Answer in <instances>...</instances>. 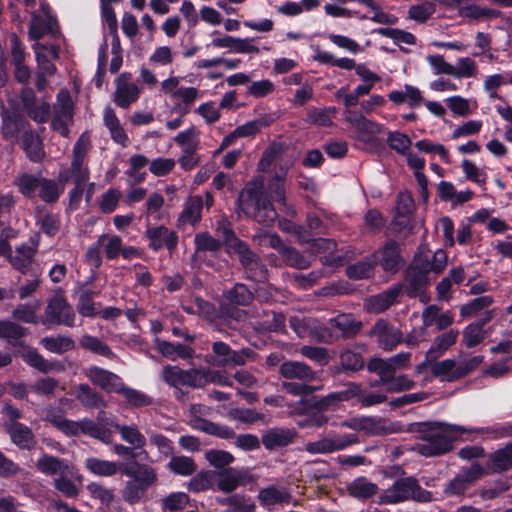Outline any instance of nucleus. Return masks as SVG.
Instances as JSON below:
<instances>
[{
	"label": "nucleus",
	"instance_id": "f257e3e1",
	"mask_svg": "<svg viewBox=\"0 0 512 512\" xmlns=\"http://www.w3.org/2000/svg\"><path fill=\"white\" fill-rule=\"evenodd\" d=\"M421 442L417 443L414 449L426 457L437 456L448 452L451 449L452 441L463 434L476 433L479 429L465 426L448 424L444 422L425 423Z\"/></svg>",
	"mask_w": 512,
	"mask_h": 512
},
{
	"label": "nucleus",
	"instance_id": "f03ea898",
	"mask_svg": "<svg viewBox=\"0 0 512 512\" xmlns=\"http://www.w3.org/2000/svg\"><path fill=\"white\" fill-rule=\"evenodd\" d=\"M263 187L262 176L249 181L239 195L238 207L244 215L253 217L259 223L269 224L276 219L277 213L270 201L265 199Z\"/></svg>",
	"mask_w": 512,
	"mask_h": 512
},
{
	"label": "nucleus",
	"instance_id": "7ed1b4c3",
	"mask_svg": "<svg viewBox=\"0 0 512 512\" xmlns=\"http://www.w3.org/2000/svg\"><path fill=\"white\" fill-rule=\"evenodd\" d=\"M410 499L429 502L432 497L431 493L422 489L417 480L412 477L397 480L380 496V502L383 504H396Z\"/></svg>",
	"mask_w": 512,
	"mask_h": 512
},
{
	"label": "nucleus",
	"instance_id": "20e7f679",
	"mask_svg": "<svg viewBox=\"0 0 512 512\" xmlns=\"http://www.w3.org/2000/svg\"><path fill=\"white\" fill-rule=\"evenodd\" d=\"M52 422L66 435H78L80 433H85L91 437L101 440L104 443H110L112 440L111 431L99 426L91 420L76 422L68 419H58L53 420Z\"/></svg>",
	"mask_w": 512,
	"mask_h": 512
},
{
	"label": "nucleus",
	"instance_id": "39448f33",
	"mask_svg": "<svg viewBox=\"0 0 512 512\" xmlns=\"http://www.w3.org/2000/svg\"><path fill=\"white\" fill-rule=\"evenodd\" d=\"M43 324L74 326L75 312L62 295H55L45 309Z\"/></svg>",
	"mask_w": 512,
	"mask_h": 512
},
{
	"label": "nucleus",
	"instance_id": "423d86ee",
	"mask_svg": "<svg viewBox=\"0 0 512 512\" xmlns=\"http://www.w3.org/2000/svg\"><path fill=\"white\" fill-rule=\"evenodd\" d=\"M354 396H357L361 405L365 407L383 403L387 399V396L383 393L363 392L360 386L351 383L346 390L327 395L323 401V405L329 406L333 401H347Z\"/></svg>",
	"mask_w": 512,
	"mask_h": 512
},
{
	"label": "nucleus",
	"instance_id": "0eeeda50",
	"mask_svg": "<svg viewBox=\"0 0 512 512\" xmlns=\"http://www.w3.org/2000/svg\"><path fill=\"white\" fill-rule=\"evenodd\" d=\"M423 264H431L430 256L426 253H419L407 271L406 280L409 285L406 288V292L411 297H415L420 293L427 282L426 273L432 272V270L422 269L421 266Z\"/></svg>",
	"mask_w": 512,
	"mask_h": 512
},
{
	"label": "nucleus",
	"instance_id": "6e6552de",
	"mask_svg": "<svg viewBox=\"0 0 512 512\" xmlns=\"http://www.w3.org/2000/svg\"><path fill=\"white\" fill-rule=\"evenodd\" d=\"M55 109L52 127L55 131L59 132L61 136L67 137L69 134L68 125L72 122L73 111L72 100L67 90H61L58 93Z\"/></svg>",
	"mask_w": 512,
	"mask_h": 512
},
{
	"label": "nucleus",
	"instance_id": "1a4fd4ad",
	"mask_svg": "<svg viewBox=\"0 0 512 512\" xmlns=\"http://www.w3.org/2000/svg\"><path fill=\"white\" fill-rule=\"evenodd\" d=\"M358 438L355 434H343L326 437L306 444V451L312 454L331 453L343 450L356 443Z\"/></svg>",
	"mask_w": 512,
	"mask_h": 512
},
{
	"label": "nucleus",
	"instance_id": "9d476101",
	"mask_svg": "<svg viewBox=\"0 0 512 512\" xmlns=\"http://www.w3.org/2000/svg\"><path fill=\"white\" fill-rule=\"evenodd\" d=\"M344 119L352 125L357 132V139L368 142L372 137L381 133L382 126L366 118L362 113L353 110L344 111Z\"/></svg>",
	"mask_w": 512,
	"mask_h": 512
},
{
	"label": "nucleus",
	"instance_id": "9b49d317",
	"mask_svg": "<svg viewBox=\"0 0 512 512\" xmlns=\"http://www.w3.org/2000/svg\"><path fill=\"white\" fill-rule=\"evenodd\" d=\"M213 355L206 356L205 361L214 366H234L244 365L245 356L234 351L230 346L222 341H216L212 344Z\"/></svg>",
	"mask_w": 512,
	"mask_h": 512
},
{
	"label": "nucleus",
	"instance_id": "f8f14e48",
	"mask_svg": "<svg viewBox=\"0 0 512 512\" xmlns=\"http://www.w3.org/2000/svg\"><path fill=\"white\" fill-rule=\"evenodd\" d=\"M209 408L195 404L191 406V414L193 418L190 420V424L193 429L205 432L211 435H217L223 438H228L232 435V430L228 427L219 426L207 420L200 418L199 415H207L209 412Z\"/></svg>",
	"mask_w": 512,
	"mask_h": 512
},
{
	"label": "nucleus",
	"instance_id": "ddd939ff",
	"mask_svg": "<svg viewBox=\"0 0 512 512\" xmlns=\"http://www.w3.org/2000/svg\"><path fill=\"white\" fill-rule=\"evenodd\" d=\"M145 236L149 240V247L155 251L162 248L171 251L176 247L178 241L176 232L163 225L147 227Z\"/></svg>",
	"mask_w": 512,
	"mask_h": 512
},
{
	"label": "nucleus",
	"instance_id": "4468645a",
	"mask_svg": "<svg viewBox=\"0 0 512 512\" xmlns=\"http://www.w3.org/2000/svg\"><path fill=\"white\" fill-rule=\"evenodd\" d=\"M231 248L237 253L242 265L245 267L249 277L256 281L266 280V269L260 264L254 253L241 241H235Z\"/></svg>",
	"mask_w": 512,
	"mask_h": 512
},
{
	"label": "nucleus",
	"instance_id": "2eb2a0df",
	"mask_svg": "<svg viewBox=\"0 0 512 512\" xmlns=\"http://www.w3.org/2000/svg\"><path fill=\"white\" fill-rule=\"evenodd\" d=\"M53 484L54 487L63 495L73 498L80 493L83 485V478L75 468L70 465L63 470L60 475L54 478Z\"/></svg>",
	"mask_w": 512,
	"mask_h": 512
},
{
	"label": "nucleus",
	"instance_id": "dca6fc26",
	"mask_svg": "<svg viewBox=\"0 0 512 512\" xmlns=\"http://www.w3.org/2000/svg\"><path fill=\"white\" fill-rule=\"evenodd\" d=\"M439 3L447 9L457 10L459 15L468 18H493L497 15L496 11L478 6L473 0H439Z\"/></svg>",
	"mask_w": 512,
	"mask_h": 512
},
{
	"label": "nucleus",
	"instance_id": "f3484780",
	"mask_svg": "<svg viewBox=\"0 0 512 512\" xmlns=\"http://www.w3.org/2000/svg\"><path fill=\"white\" fill-rule=\"evenodd\" d=\"M128 74H120L116 80L114 101L117 106L127 108L134 103L139 96V88L135 83L130 82Z\"/></svg>",
	"mask_w": 512,
	"mask_h": 512
},
{
	"label": "nucleus",
	"instance_id": "a211bd4d",
	"mask_svg": "<svg viewBox=\"0 0 512 512\" xmlns=\"http://www.w3.org/2000/svg\"><path fill=\"white\" fill-rule=\"evenodd\" d=\"M86 375L93 384L106 392L118 393L122 390L121 378L108 370L92 366L87 369Z\"/></svg>",
	"mask_w": 512,
	"mask_h": 512
},
{
	"label": "nucleus",
	"instance_id": "6ab92c4d",
	"mask_svg": "<svg viewBox=\"0 0 512 512\" xmlns=\"http://www.w3.org/2000/svg\"><path fill=\"white\" fill-rule=\"evenodd\" d=\"M372 333L377 337L379 345L385 350H392L402 340L401 331L390 326L384 320H380L375 324Z\"/></svg>",
	"mask_w": 512,
	"mask_h": 512
},
{
	"label": "nucleus",
	"instance_id": "aec40b11",
	"mask_svg": "<svg viewBox=\"0 0 512 512\" xmlns=\"http://www.w3.org/2000/svg\"><path fill=\"white\" fill-rule=\"evenodd\" d=\"M401 292V286H393L388 290L366 299L365 308L372 313H381L393 305Z\"/></svg>",
	"mask_w": 512,
	"mask_h": 512
},
{
	"label": "nucleus",
	"instance_id": "412c9836",
	"mask_svg": "<svg viewBox=\"0 0 512 512\" xmlns=\"http://www.w3.org/2000/svg\"><path fill=\"white\" fill-rule=\"evenodd\" d=\"M458 336V329H450L437 335L427 350L428 360H437L444 355L456 343Z\"/></svg>",
	"mask_w": 512,
	"mask_h": 512
},
{
	"label": "nucleus",
	"instance_id": "4be33fe9",
	"mask_svg": "<svg viewBox=\"0 0 512 512\" xmlns=\"http://www.w3.org/2000/svg\"><path fill=\"white\" fill-rule=\"evenodd\" d=\"M388 99L396 105L406 103L412 108L420 106L424 101L421 90L409 84H405L400 90L390 91Z\"/></svg>",
	"mask_w": 512,
	"mask_h": 512
},
{
	"label": "nucleus",
	"instance_id": "5701e85b",
	"mask_svg": "<svg viewBox=\"0 0 512 512\" xmlns=\"http://www.w3.org/2000/svg\"><path fill=\"white\" fill-rule=\"evenodd\" d=\"M41 7L42 15L33 14L31 19L29 36L34 40L53 32L55 26V19L49 13L47 6L42 4Z\"/></svg>",
	"mask_w": 512,
	"mask_h": 512
},
{
	"label": "nucleus",
	"instance_id": "b1692460",
	"mask_svg": "<svg viewBox=\"0 0 512 512\" xmlns=\"http://www.w3.org/2000/svg\"><path fill=\"white\" fill-rule=\"evenodd\" d=\"M424 328L435 325L437 330H444L454 322V316L450 311L440 312L436 305L427 306L422 312Z\"/></svg>",
	"mask_w": 512,
	"mask_h": 512
},
{
	"label": "nucleus",
	"instance_id": "393cba45",
	"mask_svg": "<svg viewBox=\"0 0 512 512\" xmlns=\"http://www.w3.org/2000/svg\"><path fill=\"white\" fill-rule=\"evenodd\" d=\"M482 474L481 468L477 465H472L468 470L462 471L458 474L445 488V493L457 495L463 493L468 484L479 478Z\"/></svg>",
	"mask_w": 512,
	"mask_h": 512
},
{
	"label": "nucleus",
	"instance_id": "a878e982",
	"mask_svg": "<svg viewBox=\"0 0 512 512\" xmlns=\"http://www.w3.org/2000/svg\"><path fill=\"white\" fill-rule=\"evenodd\" d=\"M121 472L126 476L132 477L134 482L146 489L157 480V476L153 468L138 463L125 466Z\"/></svg>",
	"mask_w": 512,
	"mask_h": 512
},
{
	"label": "nucleus",
	"instance_id": "bb28decb",
	"mask_svg": "<svg viewBox=\"0 0 512 512\" xmlns=\"http://www.w3.org/2000/svg\"><path fill=\"white\" fill-rule=\"evenodd\" d=\"M374 262H379L388 272H396L400 265L398 246L395 242H388L382 250L374 254Z\"/></svg>",
	"mask_w": 512,
	"mask_h": 512
},
{
	"label": "nucleus",
	"instance_id": "cd10ccee",
	"mask_svg": "<svg viewBox=\"0 0 512 512\" xmlns=\"http://www.w3.org/2000/svg\"><path fill=\"white\" fill-rule=\"evenodd\" d=\"M431 372L441 381L452 382L460 379L459 363L456 359L435 360L431 364Z\"/></svg>",
	"mask_w": 512,
	"mask_h": 512
},
{
	"label": "nucleus",
	"instance_id": "c85d7f7f",
	"mask_svg": "<svg viewBox=\"0 0 512 512\" xmlns=\"http://www.w3.org/2000/svg\"><path fill=\"white\" fill-rule=\"evenodd\" d=\"M280 373L286 379H297L309 382L314 379L315 374L306 364L298 361H286L280 366Z\"/></svg>",
	"mask_w": 512,
	"mask_h": 512
},
{
	"label": "nucleus",
	"instance_id": "c756f323",
	"mask_svg": "<svg viewBox=\"0 0 512 512\" xmlns=\"http://www.w3.org/2000/svg\"><path fill=\"white\" fill-rule=\"evenodd\" d=\"M33 49L36 54V59L40 70L43 73L53 74L56 71L52 61L58 58V51L54 45L45 46L40 43H35Z\"/></svg>",
	"mask_w": 512,
	"mask_h": 512
},
{
	"label": "nucleus",
	"instance_id": "7c9ffc66",
	"mask_svg": "<svg viewBox=\"0 0 512 512\" xmlns=\"http://www.w3.org/2000/svg\"><path fill=\"white\" fill-rule=\"evenodd\" d=\"M155 342L157 349L161 354L171 360H176L178 357L181 359H188L194 354L191 347L181 343H172L160 339H156Z\"/></svg>",
	"mask_w": 512,
	"mask_h": 512
},
{
	"label": "nucleus",
	"instance_id": "2f4dec72",
	"mask_svg": "<svg viewBox=\"0 0 512 512\" xmlns=\"http://www.w3.org/2000/svg\"><path fill=\"white\" fill-rule=\"evenodd\" d=\"M8 433L12 442L20 448L31 449L34 446V437L31 430L19 422L11 423L8 428Z\"/></svg>",
	"mask_w": 512,
	"mask_h": 512
},
{
	"label": "nucleus",
	"instance_id": "473e14b6",
	"mask_svg": "<svg viewBox=\"0 0 512 512\" xmlns=\"http://www.w3.org/2000/svg\"><path fill=\"white\" fill-rule=\"evenodd\" d=\"M294 433L289 429L274 428L262 435V443L267 449L288 445L292 442Z\"/></svg>",
	"mask_w": 512,
	"mask_h": 512
},
{
	"label": "nucleus",
	"instance_id": "72a5a7b5",
	"mask_svg": "<svg viewBox=\"0 0 512 512\" xmlns=\"http://www.w3.org/2000/svg\"><path fill=\"white\" fill-rule=\"evenodd\" d=\"M288 166H280L268 182V191L273 199L279 203H285V182Z\"/></svg>",
	"mask_w": 512,
	"mask_h": 512
},
{
	"label": "nucleus",
	"instance_id": "f704fd0d",
	"mask_svg": "<svg viewBox=\"0 0 512 512\" xmlns=\"http://www.w3.org/2000/svg\"><path fill=\"white\" fill-rule=\"evenodd\" d=\"M203 200L200 196H192L185 202L184 209L178 217L181 224H195L201 219Z\"/></svg>",
	"mask_w": 512,
	"mask_h": 512
},
{
	"label": "nucleus",
	"instance_id": "c9c22d12",
	"mask_svg": "<svg viewBox=\"0 0 512 512\" xmlns=\"http://www.w3.org/2000/svg\"><path fill=\"white\" fill-rule=\"evenodd\" d=\"M478 75V66L470 57H460L452 64L451 76L455 79L474 78Z\"/></svg>",
	"mask_w": 512,
	"mask_h": 512
},
{
	"label": "nucleus",
	"instance_id": "e433bc0d",
	"mask_svg": "<svg viewBox=\"0 0 512 512\" xmlns=\"http://www.w3.org/2000/svg\"><path fill=\"white\" fill-rule=\"evenodd\" d=\"M85 467L92 474L98 476H113L119 471V464L96 457H89L85 460Z\"/></svg>",
	"mask_w": 512,
	"mask_h": 512
},
{
	"label": "nucleus",
	"instance_id": "4c0bfd02",
	"mask_svg": "<svg viewBox=\"0 0 512 512\" xmlns=\"http://www.w3.org/2000/svg\"><path fill=\"white\" fill-rule=\"evenodd\" d=\"M89 178L88 168L84 165V160L72 158L71 168L69 171H63L59 175L61 182L75 181L77 185L86 182Z\"/></svg>",
	"mask_w": 512,
	"mask_h": 512
},
{
	"label": "nucleus",
	"instance_id": "58836bf2",
	"mask_svg": "<svg viewBox=\"0 0 512 512\" xmlns=\"http://www.w3.org/2000/svg\"><path fill=\"white\" fill-rule=\"evenodd\" d=\"M71 464L63 459L56 458L50 455H43L37 461V468L40 472L46 475H60L63 470L69 467Z\"/></svg>",
	"mask_w": 512,
	"mask_h": 512
},
{
	"label": "nucleus",
	"instance_id": "ea45409f",
	"mask_svg": "<svg viewBox=\"0 0 512 512\" xmlns=\"http://www.w3.org/2000/svg\"><path fill=\"white\" fill-rule=\"evenodd\" d=\"M104 121L108 127L112 139L123 146L126 145L128 137L121 127L119 120L111 108H106L104 111Z\"/></svg>",
	"mask_w": 512,
	"mask_h": 512
},
{
	"label": "nucleus",
	"instance_id": "a19ab883",
	"mask_svg": "<svg viewBox=\"0 0 512 512\" xmlns=\"http://www.w3.org/2000/svg\"><path fill=\"white\" fill-rule=\"evenodd\" d=\"M319 6L318 0H301L300 2L287 1L277 8L285 16H297L304 11H311Z\"/></svg>",
	"mask_w": 512,
	"mask_h": 512
},
{
	"label": "nucleus",
	"instance_id": "79ce46f5",
	"mask_svg": "<svg viewBox=\"0 0 512 512\" xmlns=\"http://www.w3.org/2000/svg\"><path fill=\"white\" fill-rule=\"evenodd\" d=\"M259 500L263 506L270 508L276 504L287 502L289 500V494L285 489L271 486L259 492Z\"/></svg>",
	"mask_w": 512,
	"mask_h": 512
},
{
	"label": "nucleus",
	"instance_id": "37998d69",
	"mask_svg": "<svg viewBox=\"0 0 512 512\" xmlns=\"http://www.w3.org/2000/svg\"><path fill=\"white\" fill-rule=\"evenodd\" d=\"M199 132L195 126H190L184 131L178 133L174 140L179 145L184 153L194 152L199 143Z\"/></svg>",
	"mask_w": 512,
	"mask_h": 512
},
{
	"label": "nucleus",
	"instance_id": "c03bdc74",
	"mask_svg": "<svg viewBox=\"0 0 512 512\" xmlns=\"http://www.w3.org/2000/svg\"><path fill=\"white\" fill-rule=\"evenodd\" d=\"M22 145L30 160L37 162L43 158L44 151L42 142L39 137L32 132H25L23 134Z\"/></svg>",
	"mask_w": 512,
	"mask_h": 512
},
{
	"label": "nucleus",
	"instance_id": "a18cd8bd",
	"mask_svg": "<svg viewBox=\"0 0 512 512\" xmlns=\"http://www.w3.org/2000/svg\"><path fill=\"white\" fill-rule=\"evenodd\" d=\"M368 369L371 372H375L379 375V380L372 382L370 384L371 387H380V385L395 371L392 367L390 359H380L374 358L371 359L368 363Z\"/></svg>",
	"mask_w": 512,
	"mask_h": 512
},
{
	"label": "nucleus",
	"instance_id": "49530a36",
	"mask_svg": "<svg viewBox=\"0 0 512 512\" xmlns=\"http://www.w3.org/2000/svg\"><path fill=\"white\" fill-rule=\"evenodd\" d=\"M41 307L39 300H33L27 304L17 306L13 311V317L25 323H37V312Z\"/></svg>",
	"mask_w": 512,
	"mask_h": 512
},
{
	"label": "nucleus",
	"instance_id": "de8ad7c7",
	"mask_svg": "<svg viewBox=\"0 0 512 512\" xmlns=\"http://www.w3.org/2000/svg\"><path fill=\"white\" fill-rule=\"evenodd\" d=\"M36 253V246L22 244L17 247L15 254L10 257V263L19 270L26 269Z\"/></svg>",
	"mask_w": 512,
	"mask_h": 512
},
{
	"label": "nucleus",
	"instance_id": "09e8293b",
	"mask_svg": "<svg viewBox=\"0 0 512 512\" xmlns=\"http://www.w3.org/2000/svg\"><path fill=\"white\" fill-rule=\"evenodd\" d=\"M76 397L83 405L90 408H103L106 406L102 397L86 384H81L77 388Z\"/></svg>",
	"mask_w": 512,
	"mask_h": 512
},
{
	"label": "nucleus",
	"instance_id": "8fccbe9b",
	"mask_svg": "<svg viewBox=\"0 0 512 512\" xmlns=\"http://www.w3.org/2000/svg\"><path fill=\"white\" fill-rule=\"evenodd\" d=\"M2 119L3 137L13 142L16 140L19 131L23 128V121L18 115L14 114L12 116L8 112H3Z\"/></svg>",
	"mask_w": 512,
	"mask_h": 512
},
{
	"label": "nucleus",
	"instance_id": "3c124183",
	"mask_svg": "<svg viewBox=\"0 0 512 512\" xmlns=\"http://www.w3.org/2000/svg\"><path fill=\"white\" fill-rule=\"evenodd\" d=\"M115 428L119 431L121 439L129 443L133 448H142L146 444V438L136 426L116 424Z\"/></svg>",
	"mask_w": 512,
	"mask_h": 512
},
{
	"label": "nucleus",
	"instance_id": "603ef678",
	"mask_svg": "<svg viewBox=\"0 0 512 512\" xmlns=\"http://www.w3.org/2000/svg\"><path fill=\"white\" fill-rule=\"evenodd\" d=\"M95 293L89 289H83L79 293L77 311L84 317H94L99 313L96 304L93 302Z\"/></svg>",
	"mask_w": 512,
	"mask_h": 512
},
{
	"label": "nucleus",
	"instance_id": "864d4df0",
	"mask_svg": "<svg viewBox=\"0 0 512 512\" xmlns=\"http://www.w3.org/2000/svg\"><path fill=\"white\" fill-rule=\"evenodd\" d=\"M168 469L180 476H190L196 470L194 461L187 456H173L168 463Z\"/></svg>",
	"mask_w": 512,
	"mask_h": 512
},
{
	"label": "nucleus",
	"instance_id": "5fc2aeb1",
	"mask_svg": "<svg viewBox=\"0 0 512 512\" xmlns=\"http://www.w3.org/2000/svg\"><path fill=\"white\" fill-rule=\"evenodd\" d=\"M461 168L467 180L484 188L487 180V174L484 169L478 167L474 162L468 159L462 160Z\"/></svg>",
	"mask_w": 512,
	"mask_h": 512
},
{
	"label": "nucleus",
	"instance_id": "6e6d98bb",
	"mask_svg": "<svg viewBox=\"0 0 512 512\" xmlns=\"http://www.w3.org/2000/svg\"><path fill=\"white\" fill-rule=\"evenodd\" d=\"M348 490L352 496L366 499L376 493L377 487L366 478L359 477L349 485Z\"/></svg>",
	"mask_w": 512,
	"mask_h": 512
},
{
	"label": "nucleus",
	"instance_id": "4d7b16f0",
	"mask_svg": "<svg viewBox=\"0 0 512 512\" xmlns=\"http://www.w3.org/2000/svg\"><path fill=\"white\" fill-rule=\"evenodd\" d=\"M41 343L45 349L56 354H62L74 348V341L66 336L45 337Z\"/></svg>",
	"mask_w": 512,
	"mask_h": 512
},
{
	"label": "nucleus",
	"instance_id": "13d9d810",
	"mask_svg": "<svg viewBox=\"0 0 512 512\" xmlns=\"http://www.w3.org/2000/svg\"><path fill=\"white\" fill-rule=\"evenodd\" d=\"M121 394L126 402L133 407H145L149 406L152 403L151 397L142 391L126 387L124 383L122 384V390L118 392Z\"/></svg>",
	"mask_w": 512,
	"mask_h": 512
},
{
	"label": "nucleus",
	"instance_id": "bf43d9fd",
	"mask_svg": "<svg viewBox=\"0 0 512 512\" xmlns=\"http://www.w3.org/2000/svg\"><path fill=\"white\" fill-rule=\"evenodd\" d=\"M189 503V496L184 492H174L161 500L164 511L178 512L183 510Z\"/></svg>",
	"mask_w": 512,
	"mask_h": 512
},
{
	"label": "nucleus",
	"instance_id": "052dcab7",
	"mask_svg": "<svg viewBox=\"0 0 512 512\" xmlns=\"http://www.w3.org/2000/svg\"><path fill=\"white\" fill-rule=\"evenodd\" d=\"M386 392L394 393L412 389L414 381L406 375L388 377L381 385Z\"/></svg>",
	"mask_w": 512,
	"mask_h": 512
},
{
	"label": "nucleus",
	"instance_id": "680f3d73",
	"mask_svg": "<svg viewBox=\"0 0 512 512\" xmlns=\"http://www.w3.org/2000/svg\"><path fill=\"white\" fill-rule=\"evenodd\" d=\"M373 263L374 260H365L349 265L346 269V274L350 279L354 280L369 278L374 272Z\"/></svg>",
	"mask_w": 512,
	"mask_h": 512
},
{
	"label": "nucleus",
	"instance_id": "e2e57ef3",
	"mask_svg": "<svg viewBox=\"0 0 512 512\" xmlns=\"http://www.w3.org/2000/svg\"><path fill=\"white\" fill-rule=\"evenodd\" d=\"M492 467L496 471H503L512 466V443L491 455Z\"/></svg>",
	"mask_w": 512,
	"mask_h": 512
},
{
	"label": "nucleus",
	"instance_id": "0e129e2a",
	"mask_svg": "<svg viewBox=\"0 0 512 512\" xmlns=\"http://www.w3.org/2000/svg\"><path fill=\"white\" fill-rule=\"evenodd\" d=\"M99 246L104 247L105 255L108 259H115L121 251L122 240L119 236L101 235L97 241Z\"/></svg>",
	"mask_w": 512,
	"mask_h": 512
},
{
	"label": "nucleus",
	"instance_id": "69168bd1",
	"mask_svg": "<svg viewBox=\"0 0 512 512\" xmlns=\"http://www.w3.org/2000/svg\"><path fill=\"white\" fill-rule=\"evenodd\" d=\"M39 189L40 197L45 202L56 201L63 192V188L57 182L44 178L40 179Z\"/></svg>",
	"mask_w": 512,
	"mask_h": 512
},
{
	"label": "nucleus",
	"instance_id": "338daca9",
	"mask_svg": "<svg viewBox=\"0 0 512 512\" xmlns=\"http://www.w3.org/2000/svg\"><path fill=\"white\" fill-rule=\"evenodd\" d=\"M485 338L482 325L470 324L463 330L462 342L467 348L480 344Z\"/></svg>",
	"mask_w": 512,
	"mask_h": 512
},
{
	"label": "nucleus",
	"instance_id": "774afa93",
	"mask_svg": "<svg viewBox=\"0 0 512 512\" xmlns=\"http://www.w3.org/2000/svg\"><path fill=\"white\" fill-rule=\"evenodd\" d=\"M387 142L391 149L401 155H405L411 147V139L404 133L391 132L388 135Z\"/></svg>",
	"mask_w": 512,
	"mask_h": 512
}]
</instances>
